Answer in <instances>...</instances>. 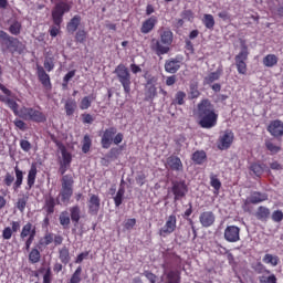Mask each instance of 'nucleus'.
I'll use <instances>...</instances> for the list:
<instances>
[{
	"label": "nucleus",
	"instance_id": "nucleus-1",
	"mask_svg": "<svg viewBox=\"0 0 283 283\" xmlns=\"http://www.w3.org/2000/svg\"><path fill=\"white\" fill-rule=\"evenodd\" d=\"M196 116L198 125L202 129H213L218 125V111L209 98H203L197 104Z\"/></svg>",
	"mask_w": 283,
	"mask_h": 283
},
{
	"label": "nucleus",
	"instance_id": "nucleus-2",
	"mask_svg": "<svg viewBox=\"0 0 283 283\" xmlns=\"http://www.w3.org/2000/svg\"><path fill=\"white\" fill-rule=\"evenodd\" d=\"M159 39H153L150 42V50L157 54V56H163L169 54L171 50V43H174V32L169 28H164L158 31Z\"/></svg>",
	"mask_w": 283,
	"mask_h": 283
},
{
	"label": "nucleus",
	"instance_id": "nucleus-3",
	"mask_svg": "<svg viewBox=\"0 0 283 283\" xmlns=\"http://www.w3.org/2000/svg\"><path fill=\"white\" fill-rule=\"evenodd\" d=\"M71 10L72 6L65 1L55 3L51 11L53 27L49 30L50 36H59V33L61 32V23H63V17H65L66 12H70Z\"/></svg>",
	"mask_w": 283,
	"mask_h": 283
},
{
	"label": "nucleus",
	"instance_id": "nucleus-4",
	"mask_svg": "<svg viewBox=\"0 0 283 283\" xmlns=\"http://www.w3.org/2000/svg\"><path fill=\"white\" fill-rule=\"evenodd\" d=\"M0 43L2 52H10L11 54H23L25 45L17 38L8 34V32L0 30Z\"/></svg>",
	"mask_w": 283,
	"mask_h": 283
},
{
	"label": "nucleus",
	"instance_id": "nucleus-5",
	"mask_svg": "<svg viewBox=\"0 0 283 283\" xmlns=\"http://www.w3.org/2000/svg\"><path fill=\"white\" fill-rule=\"evenodd\" d=\"M125 135L123 133H118V129L114 126L106 128L101 138V145L103 149H109L112 145H120Z\"/></svg>",
	"mask_w": 283,
	"mask_h": 283
},
{
	"label": "nucleus",
	"instance_id": "nucleus-6",
	"mask_svg": "<svg viewBox=\"0 0 283 283\" xmlns=\"http://www.w3.org/2000/svg\"><path fill=\"white\" fill-rule=\"evenodd\" d=\"M19 117L22 120H31V123H45L48 116L41 111V107H28L20 108Z\"/></svg>",
	"mask_w": 283,
	"mask_h": 283
},
{
	"label": "nucleus",
	"instance_id": "nucleus-7",
	"mask_svg": "<svg viewBox=\"0 0 283 283\" xmlns=\"http://www.w3.org/2000/svg\"><path fill=\"white\" fill-rule=\"evenodd\" d=\"M114 74L117 76V81L120 83L124 93L126 95L132 94V73L125 64H119L116 66Z\"/></svg>",
	"mask_w": 283,
	"mask_h": 283
},
{
	"label": "nucleus",
	"instance_id": "nucleus-8",
	"mask_svg": "<svg viewBox=\"0 0 283 283\" xmlns=\"http://www.w3.org/2000/svg\"><path fill=\"white\" fill-rule=\"evenodd\" d=\"M36 238V226L31 222H27L20 231V240L24 242L25 251H30L34 239Z\"/></svg>",
	"mask_w": 283,
	"mask_h": 283
},
{
	"label": "nucleus",
	"instance_id": "nucleus-9",
	"mask_svg": "<svg viewBox=\"0 0 283 283\" xmlns=\"http://www.w3.org/2000/svg\"><path fill=\"white\" fill-rule=\"evenodd\" d=\"M249 61V46L247 44L241 45V51L234 56V63L238 71V74L242 76H247V72H249V67L247 66V62Z\"/></svg>",
	"mask_w": 283,
	"mask_h": 283
},
{
	"label": "nucleus",
	"instance_id": "nucleus-10",
	"mask_svg": "<svg viewBox=\"0 0 283 283\" xmlns=\"http://www.w3.org/2000/svg\"><path fill=\"white\" fill-rule=\"evenodd\" d=\"M170 191L174 195V201L178 202L189 193V187L185 180H175L171 182Z\"/></svg>",
	"mask_w": 283,
	"mask_h": 283
},
{
	"label": "nucleus",
	"instance_id": "nucleus-11",
	"mask_svg": "<svg viewBox=\"0 0 283 283\" xmlns=\"http://www.w3.org/2000/svg\"><path fill=\"white\" fill-rule=\"evenodd\" d=\"M155 77L148 80L144 88V101L146 103H154L155 98H158V87H156Z\"/></svg>",
	"mask_w": 283,
	"mask_h": 283
},
{
	"label": "nucleus",
	"instance_id": "nucleus-12",
	"mask_svg": "<svg viewBox=\"0 0 283 283\" xmlns=\"http://www.w3.org/2000/svg\"><path fill=\"white\" fill-rule=\"evenodd\" d=\"M233 140H235V135L232 130L227 129L219 136L217 147L221 151H224L233 145Z\"/></svg>",
	"mask_w": 283,
	"mask_h": 283
},
{
	"label": "nucleus",
	"instance_id": "nucleus-13",
	"mask_svg": "<svg viewBox=\"0 0 283 283\" xmlns=\"http://www.w3.org/2000/svg\"><path fill=\"white\" fill-rule=\"evenodd\" d=\"M178 224V219L176 218V214H170L166 219V223L164 227L159 230L160 238H167V235H171L174 231H176V227Z\"/></svg>",
	"mask_w": 283,
	"mask_h": 283
},
{
	"label": "nucleus",
	"instance_id": "nucleus-14",
	"mask_svg": "<svg viewBox=\"0 0 283 283\" xmlns=\"http://www.w3.org/2000/svg\"><path fill=\"white\" fill-rule=\"evenodd\" d=\"M164 269V283H182V272L180 270H168L165 265Z\"/></svg>",
	"mask_w": 283,
	"mask_h": 283
},
{
	"label": "nucleus",
	"instance_id": "nucleus-15",
	"mask_svg": "<svg viewBox=\"0 0 283 283\" xmlns=\"http://www.w3.org/2000/svg\"><path fill=\"white\" fill-rule=\"evenodd\" d=\"M19 231H21V221H11L10 226L3 228L1 239L4 241L12 240V235Z\"/></svg>",
	"mask_w": 283,
	"mask_h": 283
},
{
	"label": "nucleus",
	"instance_id": "nucleus-16",
	"mask_svg": "<svg viewBox=\"0 0 283 283\" xmlns=\"http://www.w3.org/2000/svg\"><path fill=\"white\" fill-rule=\"evenodd\" d=\"M182 67V57H170L164 64L165 72L176 74Z\"/></svg>",
	"mask_w": 283,
	"mask_h": 283
},
{
	"label": "nucleus",
	"instance_id": "nucleus-17",
	"mask_svg": "<svg viewBox=\"0 0 283 283\" xmlns=\"http://www.w3.org/2000/svg\"><path fill=\"white\" fill-rule=\"evenodd\" d=\"M52 143L56 145V147L60 149L62 155V165H72V154L67 151V148H65V145L61 143V140L56 139V137L51 136Z\"/></svg>",
	"mask_w": 283,
	"mask_h": 283
},
{
	"label": "nucleus",
	"instance_id": "nucleus-18",
	"mask_svg": "<svg viewBox=\"0 0 283 283\" xmlns=\"http://www.w3.org/2000/svg\"><path fill=\"white\" fill-rule=\"evenodd\" d=\"M223 238L227 242H240V227L228 226L224 229Z\"/></svg>",
	"mask_w": 283,
	"mask_h": 283
},
{
	"label": "nucleus",
	"instance_id": "nucleus-19",
	"mask_svg": "<svg viewBox=\"0 0 283 283\" xmlns=\"http://www.w3.org/2000/svg\"><path fill=\"white\" fill-rule=\"evenodd\" d=\"M199 222L203 229H209L216 224V213L213 211H203L199 216Z\"/></svg>",
	"mask_w": 283,
	"mask_h": 283
},
{
	"label": "nucleus",
	"instance_id": "nucleus-20",
	"mask_svg": "<svg viewBox=\"0 0 283 283\" xmlns=\"http://www.w3.org/2000/svg\"><path fill=\"white\" fill-rule=\"evenodd\" d=\"M87 208L90 216H98V211H101V197H98V195H91Z\"/></svg>",
	"mask_w": 283,
	"mask_h": 283
},
{
	"label": "nucleus",
	"instance_id": "nucleus-21",
	"mask_svg": "<svg viewBox=\"0 0 283 283\" xmlns=\"http://www.w3.org/2000/svg\"><path fill=\"white\" fill-rule=\"evenodd\" d=\"M269 200V193L253 191L250 197L247 198L245 205H262V202H266Z\"/></svg>",
	"mask_w": 283,
	"mask_h": 283
},
{
	"label": "nucleus",
	"instance_id": "nucleus-22",
	"mask_svg": "<svg viewBox=\"0 0 283 283\" xmlns=\"http://www.w3.org/2000/svg\"><path fill=\"white\" fill-rule=\"evenodd\" d=\"M166 167H168L170 171H184L185 169L180 157L175 155H171L166 159Z\"/></svg>",
	"mask_w": 283,
	"mask_h": 283
},
{
	"label": "nucleus",
	"instance_id": "nucleus-23",
	"mask_svg": "<svg viewBox=\"0 0 283 283\" xmlns=\"http://www.w3.org/2000/svg\"><path fill=\"white\" fill-rule=\"evenodd\" d=\"M268 132L274 138H282L283 136V122L280 119L272 120L268 126Z\"/></svg>",
	"mask_w": 283,
	"mask_h": 283
},
{
	"label": "nucleus",
	"instance_id": "nucleus-24",
	"mask_svg": "<svg viewBox=\"0 0 283 283\" xmlns=\"http://www.w3.org/2000/svg\"><path fill=\"white\" fill-rule=\"evenodd\" d=\"M36 74L43 87L46 90H52V81L50 80V75L45 73V69H43V66H36Z\"/></svg>",
	"mask_w": 283,
	"mask_h": 283
},
{
	"label": "nucleus",
	"instance_id": "nucleus-25",
	"mask_svg": "<svg viewBox=\"0 0 283 283\" xmlns=\"http://www.w3.org/2000/svg\"><path fill=\"white\" fill-rule=\"evenodd\" d=\"M158 24V17L151 15L148 19H146L140 27L142 34H149L156 28Z\"/></svg>",
	"mask_w": 283,
	"mask_h": 283
},
{
	"label": "nucleus",
	"instance_id": "nucleus-26",
	"mask_svg": "<svg viewBox=\"0 0 283 283\" xmlns=\"http://www.w3.org/2000/svg\"><path fill=\"white\" fill-rule=\"evenodd\" d=\"M59 200H56L52 195H48L44 197V206L43 209L48 216H52L56 208V205H60Z\"/></svg>",
	"mask_w": 283,
	"mask_h": 283
},
{
	"label": "nucleus",
	"instance_id": "nucleus-27",
	"mask_svg": "<svg viewBox=\"0 0 283 283\" xmlns=\"http://www.w3.org/2000/svg\"><path fill=\"white\" fill-rule=\"evenodd\" d=\"M254 217L259 222H269V219L271 218V209L266 206H259Z\"/></svg>",
	"mask_w": 283,
	"mask_h": 283
},
{
	"label": "nucleus",
	"instance_id": "nucleus-28",
	"mask_svg": "<svg viewBox=\"0 0 283 283\" xmlns=\"http://www.w3.org/2000/svg\"><path fill=\"white\" fill-rule=\"evenodd\" d=\"M38 174L39 169L36 168V163H32L27 176V189L34 187Z\"/></svg>",
	"mask_w": 283,
	"mask_h": 283
},
{
	"label": "nucleus",
	"instance_id": "nucleus-29",
	"mask_svg": "<svg viewBox=\"0 0 283 283\" xmlns=\"http://www.w3.org/2000/svg\"><path fill=\"white\" fill-rule=\"evenodd\" d=\"M15 180L13 181L12 189L13 191H19L23 185V170L18 166L14 167Z\"/></svg>",
	"mask_w": 283,
	"mask_h": 283
},
{
	"label": "nucleus",
	"instance_id": "nucleus-30",
	"mask_svg": "<svg viewBox=\"0 0 283 283\" xmlns=\"http://www.w3.org/2000/svg\"><path fill=\"white\" fill-rule=\"evenodd\" d=\"M74 195V188H61L59 198L63 205H67Z\"/></svg>",
	"mask_w": 283,
	"mask_h": 283
},
{
	"label": "nucleus",
	"instance_id": "nucleus-31",
	"mask_svg": "<svg viewBox=\"0 0 283 283\" xmlns=\"http://www.w3.org/2000/svg\"><path fill=\"white\" fill-rule=\"evenodd\" d=\"M78 25H81V15H74L66 24V30L71 34H74L78 30Z\"/></svg>",
	"mask_w": 283,
	"mask_h": 283
},
{
	"label": "nucleus",
	"instance_id": "nucleus-32",
	"mask_svg": "<svg viewBox=\"0 0 283 283\" xmlns=\"http://www.w3.org/2000/svg\"><path fill=\"white\" fill-rule=\"evenodd\" d=\"M200 90H198V82H191L188 93L189 101H196V98H200Z\"/></svg>",
	"mask_w": 283,
	"mask_h": 283
},
{
	"label": "nucleus",
	"instance_id": "nucleus-33",
	"mask_svg": "<svg viewBox=\"0 0 283 283\" xmlns=\"http://www.w3.org/2000/svg\"><path fill=\"white\" fill-rule=\"evenodd\" d=\"M264 169H266V165L260 163H252L250 165V171L256 176V178H262V174H264Z\"/></svg>",
	"mask_w": 283,
	"mask_h": 283
},
{
	"label": "nucleus",
	"instance_id": "nucleus-34",
	"mask_svg": "<svg viewBox=\"0 0 283 283\" xmlns=\"http://www.w3.org/2000/svg\"><path fill=\"white\" fill-rule=\"evenodd\" d=\"M280 61V57L275 54H268L263 57L264 67H275Z\"/></svg>",
	"mask_w": 283,
	"mask_h": 283
},
{
	"label": "nucleus",
	"instance_id": "nucleus-35",
	"mask_svg": "<svg viewBox=\"0 0 283 283\" xmlns=\"http://www.w3.org/2000/svg\"><path fill=\"white\" fill-rule=\"evenodd\" d=\"M195 165H203L207 160V153L205 150H196L191 157Z\"/></svg>",
	"mask_w": 283,
	"mask_h": 283
},
{
	"label": "nucleus",
	"instance_id": "nucleus-36",
	"mask_svg": "<svg viewBox=\"0 0 283 283\" xmlns=\"http://www.w3.org/2000/svg\"><path fill=\"white\" fill-rule=\"evenodd\" d=\"M64 109L66 116H74V113L76 112V99L69 98L66 99L64 104Z\"/></svg>",
	"mask_w": 283,
	"mask_h": 283
},
{
	"label": "nucleus",
	"instance_id": "nucleus-37",
	"mask_svg": "<svg viewBox=\"0 0 283 283\" xmlns=\"http://www.w3.org/2000/svg\"><path fill=\"white\" fill-rule=\"evenodd\" d=\"M59 260L62 264H70L72 256H70V249H67V247H63L59 250Z\"/></svg>",
	"mask_w": 283,
	"mask_h": 283
},
{
	"label": "nucleus",
	"instance_id": "nucleus-38",
	"mask_svg": "<svg viewBox=\"0 0 283 283\" xmlns=\"http://www.w3.org/2000/svg\"><path fill=\"white\" fill-rule=\"evenodd\" d=\"M94 101H96V95L84 96L80 102V109H90L92 107V102Z\"/></svg>",
	"mask_w": 283,
	"mask_h": 283
},
{
	"label": "nucleus",
	"instance_id": "nucleus-39",
	"mask_svg": "<svg viewBox=\"0 0 283 283\" xmlns=\"http://www.w3.org/2000/svg\"><path fill=\"white\" fill-rule=\"evenodd\" d=\"M264 264H269L270 266H277L280 264V256L271 253H266L262 259Z\"/></svg>",
	"mask_w": 283,
	"mask_h": 283
},
{
	"label": "nucleus",
	"instance_id": "nucleus-40",
	"mask_svg": "<svg viewBox=\"0 0 283 283\" xmlns=\"http://www.w3.org/2000/svg\"><path fill=\"white\" fill-rule=\"evenodd\" d=\"M252 270L258 275H262L263 273H265V275H271V270L266 269V265L263 264L262 262L253 263L252 264Z\"/></svg>",
	"mask_w": 283,
	"mask_h": 283
},
{
	"label": "nucleus",
	"instance_id": "nucleus-41",
	"mask_svg": "<svg viewBox=\"0 0 283 283\" xmlns=\"http://www.w3.org/2000/svg\"><path fill=\"white\" fill-rule=\"evenodd\" d=\"M72 219H70V212L62 211L59 217V222L63 229H70V223Z\"/></svg>",
	"mask_w": 283,
	"mask_h": 283
},
{
	"label": "nucleus",
	"instance_id": "nucleus-42",
	"mask_svg": "<svg viewBox=\"0 0 283 283\" xmlns=\"http://www.w3.org/2000/svg\"><path fill=\"white\" fill-rule=\"evenodd\" d=\"M71 220L75 223V226L81 222V207L73 206L70 208Z\"/></svg>",
	"mask_w": 283,
	"mask_h": 283
},
{
	"label": "nucleus",
	"instance_id": "nucleus-43",
	"mask_svg": "<svg viewBox=\"0 0 283 283\" xmlns=\"http://www.w3.org/2000/svg\"><path fill=\"white\" fill-rule=\"evenodd\" d=\"M8 30L10 32V34H12L13 36H19V34H21V30H23V25L21 24V22L14 20L10 24Z\"/></svg>",
	"mask_w": 283,
	"mask_h": 283
},
{
	"label": "nucleus",
	"instance_id": "nucleus-44",
	"mask_svg": "<svg viewBox=\"0 0 283 283\" xmlns=\"http://www.w3.org/2000/svg\"><path fill=\"white\" fill-rule=\"evenodd\" d=\"M29 262H31V264H39V262H41V251H39V249H31L29 253Z\"/></svg>",
	"mask_w": 283,
	"mask_h": 283
},
{
	"label": "nucleus",
	"instance_id": "nucleus-45",
	"mask_svg": "<svg viewBox=\"0 0 283 283\" xmlns=\"http://www.w3.org/2000/svg\"><path fill=\"white\" fill-rule=\"evenodd\" d=\"M62 188L74 189V177L72 175H64L61 179Z\"/></svg>",
	"mask_w": 283,
	"mask_h": 283
},
{
	"label": "nucleus",
	"instance_id": "nucleus-46",
	"mask_svg": "<svg viewBox=\"0 0 283 283\" xmlns=\"http://www.w3.org/2000/svg\"><path fill=\"white\" fill-rule=\"evenodd\" d=\"M220 76H222V70L218 69L214 72H211L208 76L205 77V82L208 85H211V83H214V81H219Z\"/></svg>",
	"mask_w": 283,
	"mask_h": 283
},
{
	"label": "nucleus",
	"instance_id": "nucleus-47",
	"mask_svg": "<svg viewBox=\"0 0 283 283\" xmlns=\"http://www.w3.org/2000/svg\"><path fill=\"white\" fill-rule=\"evenodd\" d=\"M54 242V233L46 232L44 234V238H41L39 241V247H50Z\"/></svg>",
	"mask_w": 283,
	"mask_h": 283
},
{
	"label": "nucleus",
	"instance_id": "nucleus-48",
	"mask_svg": "<svg viewBox=\"0 0 283 283\" xmlns=\"http://www.w3.org/2000/svg\"><path fill=\"white\" fill-rule=\"evenodd\" d=\"M202 23L208 30H213L216 25V19H213V15L206 13L203 14Z\"/></svg>",
	"mask_w": 283,
	"mask_h": 283
},
{
	"label": "nucleus",
	"instance_id": "nucleus-49",
	"mask_svg": "<svg viewBox=\"0 0 283 283\" xmlns=\"http://www.w3.org/2000/svg\"><path fill=\"white\" fill-rule=\"evenodd\" d=\"M265 147L268 151L271 153L272 156H275V154H280V151H282V147L275 145L272 140H266Z\"/></svg>",
	"mask_w": 283,
	"mask_h": 283
},
{
	"label": "nucleus",
	"instance_id": "nucleus-50",
	"mask_svg": "<svg viewBox=\"0 0 283 283\" xmlns=\"http://www.w3.org/2000/svg\"><path fill=\"white\" fill-rule=\"evenodd\" d=\"M123 198H125V188L119 187L116 192V196L114 197L115 207H119L123 205Z\"/></svg>",
	"mask_w": 283,
	"mask_h": 283
},
{
	"label": "nucleus",
	"instance_id": "nucleus-51",
	"mask_svg": "<svg viewBox=\"0 0 283 283\" xmlns=\"http://www.w3.org/2000/svg\"><path fill=\"white\" fill-rule=\"evenodd\" d=\"M83 273V268L77 266L74 273L71 275L70 283H81L82 277L81 274Z\"/></svg>",
	"mask_w": 283,
	"mask_h": 283
},
{
	"label": "nucleus",
	"instance_id": "nucleus-52",
	"mask_svg": "<svg viewBox=\"0 0 283 283\" xmlns=\"http://www.w3.org/2000/svg\"><path fill=\"white\" fill-rule=\"evenodd\" d=\"M25 207H28V196H23L22 198H18V201L15 203V208L20 211V213H23V211H25Z\"/></svg>",
	"mask_w": 283,
	"mask_h": 283
},
{
	"label": "nucleus",
	"instance_id": "nucleus-53",
	"mask_svg": "<svg viewBox=\"0 0 283 283\" xmlns=\"http://www.w3.org/2000/svg\"><path fill=\"white\" fill-rule=\"evenodd\" d=\"M76 43H85L87 41V31L85 29H80L75 33Z\"/></svg>",
	"mask_w": 283,
	"mask_h": 283
},
{
	"label": "nucleus",
	"instance_id": "nucleus-54",
	"mask_svg": "<svg viewBox=\"0 0 283 283\" xmlns=\"http://www.w3.org/2000/svg\"><path fill=\"white\" fill-rule=\"evenodd\" d=\"M82 143L83 154H88L90 149H92V138L90 137V135H85Z\"/></svg>",
	"mask_w": 283,
	"mask_h": 283
},
{
	"label": "nucleus",
	"instance_id": "nucleus-55",
	"mask_svg": "<svg viewBox=\"0 0 283 283\" xmlns=\"http://www.w3.org/2000/svg\"><path fill=\"white\" fill-rule=\"evenodd\" d=\"M7 105L11 109V112H13L14 116H19V114H21V111H19V104L17 103V101L12 98H8Z\"/></svg>",
	"mask_w": 283,
	"mask_h": 283
},
{
	"label": "nucleus",
	"instance_id": "nucleus-56",
	"mask_svg": "<svg viewBox=\"0 0 283 283\" xmlns=\"http://www.w3.org/2000/svg\"><path fill=\"white\" fill-rule=\"evenodd\" d=\"M185 98H187V93L178 91L172 103L174 105H185Z\"/></svg>",
	"mask_w": 283,
	"mask_h": 283
},
{
	"label": "nucleus",
	"instance_id": "nucleus-57",
	"mask_svg": "<svg viewBox=\"0 0 283 283\" xmlns=\"http://www.w3.org/2000/svg\"><path fill=\"white\" fill-rule=\"evenodd\" d=\"M210 185L214 189V193H218L222 187V182L216 176L210 177Z\"/></svg>",
	"mask_w": 283,
	"mask_h": 283
},
{
	"label": "nucleus",
	"instance_id": "nucleus-58",
	"mask_svg": "<svg viewBox=\"0 0 283 283\" xmlns=\"http://www.w3.org/2000/svg\"><path fill=\"white\" fill-rule=\"evenodd\" d=\"M120 156V148L113 147L109 149L108 154L106 155V158H109V160H116Z\"/></svg>",
	"mask_w": 283,
	"mask_h": 283
},
{
	"label": "nucleus",
	"instance_id": "nucleus-59",
	"mask_svg": "<svg viewBox=\"0 0 283 283\" xmlns=\"http://www.w3.org/2000/svg\"><path fill=\"white\" fill-rule=\"evenodd\" d=\"M44 69L46 72H52L54 70V57L53 56H46L44 59Z\"/></svg>",
	"mask_w": 283,
	"mask_h": 283
},
{
	"label": "nucleus",
	"instance_id": "nucleus-60",
	"mask_svg": "<svg viewBox=\"0 0 283 283\" xmlns=\"http://www.w3.org/2000/svg\"><path fill=\"white\" fill-rule=\"evenodd\" d=\"M270 218H272L273 222H282L283 220V212L282 210H275L272 212V214L270 216Z\"/></svg>",
	"mask_w": 283,
	"mask_h": 283
},
{
	"label": "nucleus",
	"instance_id": "nucleus-61",
	"mask_svg": "<svg viewBox=\"0 0 283 283\" xmlns=\"http://www.w3.org/2000/svg\"><path fill=\"white\" fill-rule=\"evenodd\" d=\"M260 283H277V276L270 274L269 276L260 277Z\"/></svg>",
	"mask_w": 283,
	"mask_h": 283
},
{
	"label": "nucleus",
	"instance_id": "nucleus-62",
	"mask_svg": "<svg viewBox=\"0 0 283 283\" xmlns=\"http://www.w3.org/2000/svg\"><path fill=\"white\" fill-rule=\"evenodd\" d=\"M13 182H14V176L10 172H7L3 178V185L6 187H12Z\"/></svg>",
	"mask_w": 283,
	"mask_h": 283
},
{
	"label": "nucleus",
	"instance_id": "nucleus-63",
	"mask_svg": "<svg viewBox=\"0 0 283 283\" xmlns=\"http://www.w3.org/2000/svg\"><path fill=\"white\" fill-rule=\"evenodd\" d=\"M134 227H136V219H127L124 222V229H126V231H132V229H134Z\"/></svg>",
	"mask_w": 283,
	"mask_h": 283
},
{
	"label": "nucleus",
	"instance_id": "nucleus-64",
	"mask_svg": "<svg viewBox=\"0 0 283 283\" xmlns=\"http://www.w3.org/2000/svg\"><path fill=\"white\" fill-rule=\"evenodd\" d=\"M42 283H52V269L48 268L45 273L43 274Z\"/></svg>",
	"mask_w": 283,
	"mask_h": 283
}]
</instances>
